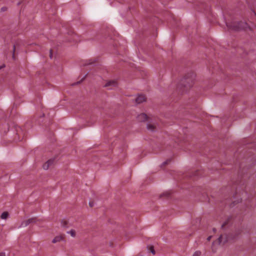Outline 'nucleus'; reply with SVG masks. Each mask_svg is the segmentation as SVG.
<instances>
[{
  "mask_svg": "<svg viewBox=\"0 0 256 256\" xmlns=\"http://www.w3.org/2000/svg\"><path fill=\"white\" fill-rule=\"evenodd\" d=\"M226 26L230 30L238 31L246 29L248 26L246 23L244 22H232V23H226Z\"/></svg>",
  "mask_w": 256,
  "mask_h": 256,
  "instance_id": "nucleus-2",
  "label": "nucleus"
},
{
  "mask_svg": "<svg viewBox=\"0 0 256 256\" xmlns=\"http://www.w3.org/2000/svg\"><path fill=\"white\" fill-rule=\"evenodd\" d=\"M34 222V218H30L28 219L22 223L21 226H28L30 224L33 222Z\"/></svg>",
  "mask_w": 256,
  "mask_h": 256,
  "instance_id": "nucleus-9",
  "label": "nucleus"
},
{
  "mask_svg": "<svg viewBox=\"0 0 256 256\" xmlns=\"http://www.w3.org/2000/svg\"><path fill=\"white\" fill-rule=\"evenodd\" d=\"M67 234H70L72 238H75L76 236V231L72 229L68 231Z\"/></svg>",
  "mask_w": 256,
  "mask_h": 256,
  "instance_id": "nucleus-10",
  "label": "nucleus"
},
{
  "mask_svg": "<svg viewBox=\"0 0 256 256\" xmlns=\"http://www.w3.org/2000/svg\"><path fill=\"white\" fill-rule=\"evenodd\" d=\"M227 241V239L224 236H221L219 237L217 240L214 242L212 243V250L214 252H216V248L215 247V245H219L222 243H225Z\"/></svg>",
  "mask_w": 256,
  "mask_h": 256,
  "instance_id": "nucleus-3",
  "label": "nucleus"
},
{
  "mask_svg": "<svg viewBox=\"0 0 256 256\" xmlns=\"http://www.w3.org/2000/svg\"><path fill=\"white\" fill-rule=\"evenodd\" d=\"M211 238H212V236H208V237L207 238V240H208V241H210V240H211Z\"/></svg>",
  "mask_w": 256,
  "mask_h": 256,
  "instance_id": "nucleus-16",
  "label": "nucleus"
},
{
  "mask_svg": "<svg viewBox=\"0 0 256 256\" xmlns=\"http://www.w3.org/2000/svg\"><path fill=\"white\" fill-rule=\"evenodd\" d=\"M8 216V213L7 212H4L1 215V218L2 219H6Z\"/></svg>",
  "mask_w": 256,
  "mask_h": 256,
  "instance_id": "nucleus-11",
  "label": "nucleus"
},
{
  "mask_svg": "<svg viewBox=\"0 0 256 256\" xmlns=\"http://www.w3.org/2000/svg\"><path fill=\"white\" fill-rule=\"evenodd\" d=\"M146 128L150 132H154L158 129V124L156 122H154L150 118L148 122L146 124Z\"/></svg>",
  "mask_w": 256,
  "mask_h": 256,
  "instance_id": "nucleus-4",
  "label": "nucleus"
},
{
  "mask_svg": "<svg viewBox=\"0 0 256 256\" xmlns=\"http://www.w3.org/2000/svg\"><path fill=\"white\" fill-rule=\"evenodd\" d=\"M0 256H6V254L3 252H0Z\"/></svg>",
  "mask_w": 256,
  "mask_h": 256,
  "instance_id": "nucleus-15",
  "label": "nucleus"
},
{
  "mask_svg": "<svg viewBox=\"0 0 256 256\" xmlns=\"http://www.w3.org/2000/svg\"><path fill=\"white\" fill-rule=\"evenodd\" d=\"M135 100L137 104H141L146 100V98L144 96L140 94L137 96Z\"/></svg>",
  "mask_w": 256,
  "mask_h": 256,
  "instance_id": "nucleus-7",
  "label": "nucleus"
},
{
  "mask_svg": "<svg viewBox=\"0 0 256 256\" xmlns=\"http://www.w3.org/2000/svg\"><path fill=\"white\" fill-rule=\"evenodd\" d=\"M150 252L153 254H155V251L154 249V248L152 246H150Z\"/></svg>",
  "mask_w": 256,
  "mask_h": 256,
  "instance_id": "nucleus-13",
  "label": "nucleus"
},
{
  "mask_svg": "<svg viewBox=\"0 0 256 256\" xmlns=\"http://www.w3.org/2000/svg\"><path fill=\"white\" fill-rule=\"evenodd\" d=\"M194 80V78L192 74L186 76L180 80L178 86L180 88H182V87L186 88H190L193 86Z\"/></svg>",
  "mask_w": 256,
  "mask_h": 256,
  "instance_id": "nucleus-1",
  "label": "nucleus"
},
{
  "mask_svg": "<svg viewBox=\"0 0 256 256\" xmlns=\"http://www.w3.org/2000/svg\"><path fill=\"white\" fill-rule=\"evenodd\" d=\"M90 204V206H93V204H92V203L90 202V204Z\"/></svg>",
  "mask_w": 256,
  "mask_h": 256,
  "instance_id": "nucleus-18",
  "label": "nucleus"
},
{
  "mask_svg": "<svg viewBox=\"0 0 256 256\" xmlns=\"http://www.w3.org/2000/svg\"><path fill=\"white\" fill-rule=\"evenodd\" d=\"M64 240V236L63 234H59L56 236L52 240V242L54 244H56L57 242H60Z\"/></svg>",
  "mask_w": 256,
  "mask_h": 256,
  "instance_id": "nucleus-6",
  "label": "nucleus"
},
{
  "mask_svg": "<svg viewBox=\"0 0 256 256\" xmlns=\"http://www.w3.org/2000/svg\"><path fill=\"white\" fill-rule=\"evenodd\" d=\"M111 84L115 86L116 84V83L114 82H110L108 83V84L106 86H110V85H111Z\"/></svg>",
  "mask_w": 256,
  "mask_h": 256,
  "instance_id": "nucleus-14",
  "label": "nucleus"
},
{
  "mask_svg": "<svg viewBox=\"0 0 256 256\" xmlns=\"http://www.w3.org/2000/svg\"><path fill=\"white\" fill-rule=\"evenodd\" d=\"M50 58H52V50L50 51Z\"/></svg>",
  "mask_w": 256,
  "mask_h": 256,
  "instance_id": "nucleus-17",
  "label": "nucleus"
},
{
  "mask_svg": "<svg viewBox=\"0 0 256 256\" xmlns=\"http://www.w3.org/2000/svg\"><path fill=\"white\" fill-rule=\"evenodd\" d=\"M202 254V252L200 250L196 251L192 254V256H200Z\"/></svg>",
  "mask_w": 256,
  "mask_h": 256,
  "instance_id": "nucleus-12",
  "label": "nucleus"
},
{
  "mask_svg": "<svg viewBox=\"0 0 256 256\" xmlns=\"http://www.w3.org/2000/svg\"><path fill=\"white\" fill-rule=\"evenodd\" d=\"M54 160H48L44 165L43 168L44 170H48L49 167L54 164Z\"/></svg>",
  "mask_w": 256,
  "mask_h": 256,
  "instance_id": "nucleus-8",
  "label": "nucleus"
},
{
  "mask_svg": "<svg viewBox=\"0 0 256 256\" xmlns=\"http://www.w3.org/2000/svg\"><path fill=\"white\" fill-rule=\"evenodd\" d=\"M150 118H148L145 114L142 113L138 114L137 116V120L138 122H142L147 120L148 122Z\"/></svg>",
  "mask_w": 256,
  "mask_h": 256,
  "instance_id": "nucleus-5",
  "label": "nucleus"
}]
</instances>
